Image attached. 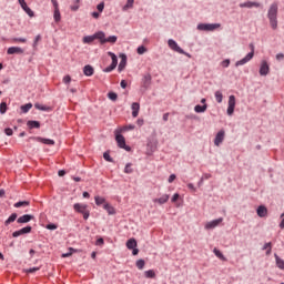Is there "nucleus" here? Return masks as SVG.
Listing matches in <instances>:
<instances>
[{
    "mask_svg": "<svg viewBox=\"0 0 284 284\" xmlns=\"http://www.w3.org/2000/svg\"><path fill=\"white\" fill-rule=\"evenodd\" d=\"M32 232V226H26L23 229H20L19 231H16L12 233L13 239H17L19 236H23V234H30Z\"/></svg>",
    "mask_w": 284,
    "mask_h": 284,
    "instance_id": "10",
    "label": "nucleus"
},
{
    "mask_svg": "<svg viewBox=\"0 0 284 284\" xmlns=\"http://www.w3.org/2000/svg\"><path fill=\"white\" fill-rule=\"evenodd\" d=\"M28 274H34V272H39V267H31L27 270Z\"/></svg>",
    "mask_w": 284,
    "mask_h": 284,
    "instance_id": "53",
    "label": "nucleus"
},
{
    "mask_svg": "<svg viewBox=\"0 0 284 284\" xmlns=\"http://www.w3.org/2000/svg\"><path fill=\"white\" fill-rule=\"evenodd\" d=\"M32 141H37L38 143H43L44 145H54V140L41 138V136H34L30 138Z\"/></svg>",
    "mask_w": 284,
    "mask_h": 284,
    "instance_id": "11",
    "label": "nucleus"
},
{
    "mask_svg": "<svg viewBox=\"0 0 284 284\" xmlns=\"http://www.w3.org/2000/svg\"><path fill=\"white\" fill-rule=\"evenodd\" d=\"M240 8H261V3L252 2V1L243 2V3H240Z\"/></svg>",
    "mask_w": 284,
    "mask_h": 284,
    "instance_id": "17",
    "label": "nucleus"
},
{
    "mask_svg": "<svg viewBox=\"0 0 284 284\" xmlns=\"http://www.w3.org/2000/svg\"><path fill=\"white\" fill-rule=\"evenodd\" d=\"M131 108H132V118L136 119V116H139V110H141V104H139V102H133Z\"/></svg>",
    "mask_w": 284,
    "mask_h": 284,
    "instance_id": "16",
    "label": "nucleus"
},
{
    "mask_svg": "<svg viewBox=\"0 0 284 284\" xmlns=\"http://www.w3.org/2000/svg\"><path fill=\"white\" fill-rule=\"evenodd\" d=\"M263 250H267L266 255L270 256L272 254V242L265 243Z\"/></svg>",
    "mask_w": 284,
    "mask_h": 284,
    "instance_id": "39",
    "label": "nucleus"
},
{
    "mask_svg": "<svg viewBox=\"0 0 284 284\" xmlns=\"http://www.w3.org/2000/svg\"><path fill=\"white\" fill-rule=\"evenodd\" d=\"M215 100L217 103H223V93L221 91L215 92Z\"/></svg>",
    "mask_w": 284,
    "mask_h": 284,
    "instance_id": "40",
    "label": "nucleus"
},
{
    "mask_svg": "<svg viewBox=\"0 0 284 284\" xmlns=\"http://www.w3.org/2000/svg\"><path fill=\"white\" fill-rule=\"evenodd\" d=\"M134 128H136L134 124H128L125 126L118 129V132H120V133L130 132V131L134 130Z\"/></svg>",
    "mask_w": 284,
    "mask_h": 284,
    "instance_id": "26",
    "label": "nucleus"
},
{
    "mask_svg": "<svg viewBox=\"0 0 284 284\" xmlns=\"http://www.w3.org/2000/svg\"><path fill=\"white\" fill-rule=\"evenodd\" d=\"M138 54H145L148 52V49L143 45L139 47L136 50Z\"/></svg>",
    "mask_w": 284,
    "mask_h": 284,
    "instance_id": "49",
    "label": "nucleus"
},
{
    "mask_svg": "<svg viewBox=\"0 0 284 284\" xmlns=\"http://www.w3.org/2000/svg\"><path fill=\"white\" fill-rule=\"evenodd\" d=\"M116 67H114L113 64H111L110 67L104 69V72H112V70H115Z\"/></svg>",
    "mask_w": 284,
    "mask_h": 284,
    "instance_id": "55",
    "label": "nucleus"
},
{
    "mask_svg": "<svg viewBox=\"0 0 284 284\" xmlns=\"http://www.w3.org/2000/svg\"><path fill=\"white\" fill-rule=\"evenodd\" d=\"M103 159H104L105 161H109V163H112V158L110 156V153L105 152V153L103 154Z\"/></svg>",
    "mask_w": 284,
    "mask_h": 284,
    "instance_id": "52",
    "label": "nucleus"
},
{
    "mask_svg": "<svg viewBox=\"0 0 284 284\" xmlns=\"http://www.w3.org/2000/svg\"><path fill=\"white\" fill-rule=\"evenodd\" d=\"M174 181H176V175L175 174H171L169 176V183H174Z\"/></svg>",
    "mask_w": 284,
    "mask_h": 284,
    "instance_id": "56",
    "label": "nucleus"
},
{
    "mask_svg": "<svg viewBox=\"0 0 284 284\" xmlns=\"http://www.w3.org/2000/svg\"><path fill=\"white\" fill-rule=\"evenodd\" d=\"M144 88H150V83H152V75L145 74L142 80Z\"/></svg>",
    "mask_w": 284,
    "mask_h": 284,
    "instance_id": "24",
    "label": "nucleus"
},
{
    "mask_svg": "<svg viewBox=\"0 0 284 284\" xmlns=\"http://www.w3.org/2000/svg\"><path fill=\"white\" fill-rule=\"evenodd\" d=\"M267 19L270 20L272 30H276L278 28V3L274 2L270 6Z\"/></svg>",
    "mask_w": 284,
    "mask_h": 284,
    "instance_id": "1",
    "label": "nucleus"
},
{
    "mask_svg": "<svg viewBox=\"0 0 284 284\" xmlns=\"http://www.w3.org/2000/svg\"><path fill=\"white\" fill-rule=\"evenodd\" d=\"M104 241L103 237L97 240L95 245H103Z\"/></svg>",
    "mask_w": 284,
    "mask_h": 284,
    "instance_id": "64",
    "label": "nucleus"
},
{
    "mask_svg": "<svg viewBox=\"0 0 284 284\" xmlns=\"http://www.w3.org/2000/svg\"><path fill=\"white\" fill-rule=\"evenodd\" d=\"M105 199L101 196H95V205H105Z\"/></svg>",
    "mask_w": 284,
    "mask_h": 284,
    "instance_id": "41",
    "label": "nucleus"
},
{
    "mask_svg": "<svg viewBox=\"0 0 284 284\" xmlns=\"http://www.w3.org/2000/svg\"><path fill=\"white\" fill-rule=\"evenodd\" d=\"M132 172H134V170H132V163H128L124 168V173L132 174Z\"/></svg>",
    "mask_w": 284,
    "mask_h": 284,
    "instance_id": "45",
    "label": "nucleus"
},
{
    "mask_svg": "<svg viewBox=\"0 0 284 284\" xmlns=\"http://www.w3.org/2000/svg\"><path fill=\"white\" fill-rule=\"evenodd\" d=\"M94 37H95V39H98L100 41V43H102V44L105 43V40H106L105 32H103V31L95 32Z\"/></svg>",
    "mask_w": 284,
    "mask_h": 284,
    "instance_id": "22",
    "label": "nucleus"
},
{
    "mask_svg": "<svg viewBox=\"0 0 284 284\" xmlns=\"http://www.w3.org/2000/svg\"><path fill=\"white\" fill-rule=\"evenodd\" d=\"M30 205V202L28 201H21L13 204V207H28Z\"/></svg>",
    "mask_w": 284,
    "mask_h": 284,
    "instance_id": "37",
    "label": "nucleus"
},
{
    "mask_svg": "<svg viewBox=\"0 0 284 284\" xmlns=\"http://www.w3.org/2000/svg\"><path fill=\"white\" fill-rule=\"evenodd\" d=\"M32 219H34V216H32L30 214H24L17 220V223H30V221H32Z\"/></svg>",
    "mask_w": 284,
    "mask_h": 284,
    "instance_id": "18",
    "label": "nucleus"
},
{
    "mask_svg": "<svg viewBox=\"0 0 284 284\" xmlns=\"http://www.w3.org/2000/svg\"><path fill=\"white\" fill-rule=\"evenodd\" d=\"M10 42L11 43H28V39H26V38H11Z\"/></svg>",
    "mask_w": 284,
    "mask_h": 284,
    "instance_id": "31",
    "label": "nucleus"
},
{
    "mask_svg": "<svg viewBox=\"0 0 284 284\" xmlns=\"http://www.w3.org/2000/svg\"><path fill=\"white\" fill-rule=\"evenodd\" d=\"M103 209L108 212V214H116V211H114V209L112 207V205H110L109 203L103 205Z\"/></svg>",
    "mask_w": 284,
    "mask_h": 284,
    "instance_id": "34",
    "label": "nucleus"
},
{
    "mask_svg": "<svg viewBox=\"0 0 284 284\" xmlns=\"http://www.w3.org/2000/svg\"><path fill=\"white\" fill-rule=\"evenodd\" d=\"M213 253L215 254V256H216L217 258H220V261H227V258H225V255H223V253H222L220 250L214 248V250H213Z\"/></svg>",
    "mask_w": 284,
    "mask_h": 284,
    "instance_id": "30",
    "label": "nucleus"
},
{
    "mask_svg": "<svg viewBox=\"0 0 284 284\" xmlns=\"http://www.w3.org/2000/svg\"><path fill=\"white\" fill-rule=\"evenodd\" d=\"M221 65L222 68H230V59L223 60Z\"/></svg>",
    "mask_w": 284,
    "mask_h": 284,
    "instance_id": "51",
    "label": "nucleus"
},
{
    "mask_svg": "<svg viewBox=\"0 0 284 284\" xmlns=\"http://www.w3.org/2000/svg\"><path fill=\"white\" fill-rule=\"evenodd\" d=\"M283 59H284V54L283 53H277L276 54V60L277 61H283Z\"/></svg>",
    "mask_w": 284,
    "mask_h": 284,
    "instance_id": "61",
    "label": "nucleus"
},
{
    "mask_svg": "<svg viewBox=\"0 0 284 284\" xmlns=\"http://www.w3.org/2000/svg\"><path fill=\"white\" fill-rule=\"evenodd\" d=\"M168 201H170V195L169 194H164L160 199H154L153 200V202L159 203V205H164V203H168Z\"/></svg>",
    "mask_w": 284,
    "mask_h": 284,
    "instance_id": "19",
    "label": "nucleus"
},
{
    "mask_svg": "<svg viewBox=\"0 0 284 284\" xmlns=\"http://www.w3.org/2000/svg\"><path fill=\"white\" fill-rule=\"evenodd\" d=\"M250 49H251V52L247 53L245 58H243L242 60H239L235 63L236 68H239V65H245V63H250V61H252V59H254V44L253 43L250 44Z\"/></svg>",
    "mask_w": 284,
    "mask_h": 284,
    "instance_id": "4",
    "label": "nucleus"
},
{
    "mask_svg": "<svg viewBox=\"0 0 284 284\" xmlns=\"http://www.w3.org/2000/svg\"><path fill=\"white\" fill-rule=\"evenodd\" d=\"M104 9H105V3H104V2H101V3H99V4L97 6V10H98L99 12H103Z\"/></svg>",
    "mask_w": 284,
    "mask_h": 284,
    "instance_id": "50",
    "label": "nucleus"
},
{
    "mask_svg": "<svg viewBox=\"0 0 284 284\" xmlns=\"http://www.w3.org/2000/svg\"><path fill=\"white\" fill-rule=\"evenodd\" d=\"M221 28V23H200L197 24V30L204 32H214V30H219Z\"/></svg>",
    "mask_w": 284,
    "mask_h": 284,
    "instance_id": "2",
    "label": "nucleus"
},
{
    "mask_svg": "<svg viewBox=\"0 0 284 284\" xmlns=\"http://www.w3.org/2000/svg\"><path fill=\"white\" fill-rule=\"evenodd\" d=\"M108 54L112 59L111 65L116 68V65H119V59L116 58V54H114L112 51H109Z\"/></svg>",
    "mask_w": 284,
    "mask_h": 284,
    "instance_id": "27",
    "label": "nucleus"
},
{
    "mask_svg": "<svg viewBox=\"0 0 284 284\" xmlns=\"http://www.w3.org/2000/svg\"><path fill=\"white\" fill-rule=\"evenodd\" d=\"M118 39L119 38L116 36H111V37L106 38L105 43L114 44L118 41Z\"/></svg>",
    "mask_w": 284,
    "mask_h": 284,
    "instance_id": "44",
    "label": "nucleus"
},
{
    "mask_svg": "<svg viewBox=\"0 0 284 284\" xmlns=\"http://www.w3.org/2000/svg\"><path fill=\"white\" fill-rule=\"evenodd\" d=\"M17 221V213H13L9 216V219L4 222V225H10V223H14Z\"/></svg>",
    "mask_w": 284,
    "mask_h": 284,
    "instance_id": "38",
    "label": "nucleus"
},
{
    "mask_svg": "<svg viewBox=\"0 0 284 284\" xmlns=\"http://www.w3.org/2000/svg\"><path fill=\"white\" fill-rule=\"evenodd\" d=\"M47 230H57V224H48Z\"/></svg>",
    "mask_w": 284,
    "mask_h": 284,
    "instance_id": "62",
    "label": "nucleus"
},
{
    "mask_svg": "<svg viewBox=\"0 0 284 284\" xmlns=\"http://www.w3.org/2000/svg\"><path fill=\"white\" fill-rule=\"evenodd\" d=\"M41 41V36H37L33 42V48H37V44Z\"/></svg>",
    "mask_w": 284,
    "mask_h": 284,
    "instance_id": "58",
    "label": "nucleus"
},
{
    "mask_svg": "<svg viewBox=\"0 0 284 284\" xmlns=\"http://www.w3.org/2000/svg\"><path fill=\"white\" fill-rule=\"evenodd\" d=\"M260 74L261 77H267L270 74V64L267 60H262L260 65Z\"/></svg>",
    "mask_w": 284,
    "mask_h": 284,
    "instance_id": "7",
    "label": "nucleus"
},
{
    "mask_svg": "<svg viewBox=\"0 0 284 284\" xmlns=\"http://www.w3.org/2000/svg\"><path fill=\"white\" fill-rule=\"evenodd\" d=\"M134 8V0H126V4L122 8L123 12H126V10H130Z\"/></svg>",
    "mask_w": 284,
    "mask_h": 284,
    "instance_id": "29",
    "label": "nucleus"
},
{
    "mask_svg": "<svg viewBox=\"0 0 284 284\" xmlns=\"http://www.w3.org/2000/svg\"><path fill=\"white\" fill-rule=\"evenodd\" d=\"M120 59L121 61L119 63L118 70L119 72H123V70H125V65H128V55L121 53Z\"/></svg>",
    "mask_w": 284,
    "mask_h": 284,
    "instance_id": "12",
    "label": "nucleus"
},
{
    "mask_svg": "<svg viewBox=\"0 0 284 284\" xmlns=\"http://www.w3.org/2000/svg\"><path fill=\"white\" fill-rule=\"evenodd\" d=\"M108 97L111 101H116V99H119V95L115 92H109Z\"/></svg>",
    "mask_w": 284,
    "mask_h": 284,
    "instance_id": "48",
    "label": "nucleus"
},
{
    "mask_svg": "<svg viewBox=\"0 0 284 284\" xmlns=\"http://www.w3.org/2000/svg\"><path fill=\"white\" fill-rule=\"evenodd\" d=\"M70 81H72V78L70 75H65L63 78V83H70Z\"/></svg>",
    "mask_w": 284,
    "mask_h": 284,
    "instance_id": "59",
    "label": "nucleus"
},
{
    "mask_svg": "<svg viewBox=\"0 0 284 284\" xmlns=\"http://www.w3.org/2000/svg\"><path fill=\"white\" fill-rule=\"evenodd\" d=\"M235 108H236V97L230 95L229 97V106H227L229 116H232V114H234Z\"/></svg>",
    "mask_w": 284,
    "mask_h": 284,
    "instance_id": "5",
    "label": "nucleus"
},
{
    "mask_svg": "<svg viewBox=\"0 0 284 284\" xmlns=\"http://www.w3.org/2000/svg\"><path fill=\"white\" fill-rule=\"evenodd\" d=\"M30 110H32V103H27L21 106V111L23 112V114H28V112H30Z\"/></svg>",
    "mask_w": 284,
    "mask_h": 284,
    "instance_id": "36",
    "label": "nucleus"
},
{
    "mask_svg": "<svg viewBox=\"0 0 284 284\" xmlns=\"http://www.w3.org/2000/svg\"><path fill=\"white\" fill-rule=\"evenodd\" d=\"M223 141H225V130H220L215 135L214 145L219 148Z\"/></svg>",
    "mask_w": 284,
    "mask_h": 284,
    "instance_id": "8",
    "label": "nucleus"
},
{
    "mask_svg": "<svg viewBox=\"0 0 284 284\" xmlns=\"http://www.w3.org/2000/svg\"><path fill=\"white\" fill-rule=\"evenodd\" d=\"M223 223V217H219L217 220H213L211 222H206L205 230H214V227H219Z\"/></svg>",
    "mask_w": 284,
    "mask_h": 284,
    "instance_id": "9",
    "label": "nucleus"
},
{
    "mask_svg": "<svg viewBox=\"0 0 284 284\" xmlns=\"http://www.w3.org/2000/svg\"><path fill=\"white\" fill-rule=\"evenodd\" d=\"M27 125H29V128L32 129H39L41 128V123H39V121H28Z\"/></svg>",
    "mask_w": 284,
    "mask_h": 284,
    "instance_id": "33",
    "label": "nucleus"
},
{
    "mask_svg": "<svg viewBox=\"0 0 284 284\" xmlns=\"http://www.w3.org/2000/svg\"><path fill=\"white\" fill-rule=\"evenodd\" d=\"M79 3H81V0H74V4L70 7L72 12H77V10H79Z\"/></svg>",
    "mask_w": 284,
    "mask_h": 284,
    "instance_id": "46",
    "label": "nucleus"
},
{
    "mask_svg": "<svg viewBox=\"0 0 284 284\" xmlns=\"http://www.w3.org/2000/svg\"><path fill=\"white\" fill-rule=\"evenodd\" d=\"M144 276L145 278H156V273L154 270H149L144 272Z\"/></svg>",
    "mask_w": 284,
    "mask_h": 284,
    "instance_id": "32",
    "label": "nucleus"
},
{
    "mask_svg": "<svg viewBox=\"0 0 284 284\" xmlns=\"http://www.w3.org/2000/svg\"><path fill=\"white\" fill-rule=\"evenodd\" d=\"M138 243L135 239H130L126 242V247L128 250H134V247H136Z\"/></svg>",
    "mask_w": 284,
    "mask_h": 284,
    "instance_id": "28",
    "label": "nucleus"
},
{
    "mask_svg": "<svg viewBox=\"0 0 284 284\" xmlns=\"http://www.w3.org/2000/svg\"><path fill=\"white\" fill-rule=\"evenodd\" d=\"M6 112H8V104L6 102H1L0 114H6Z\"/></svg>",
    "mask_w": 284,
    "mask_h": 284,
    "instance_id": "42",
    "label": "nucleus"
},
{
    "mask_svg": "<svg viewBox=\"0 0 284 284\" xmlns=\"http://www.w3.org/2000/svg\"><path fill=\"white\" fill-rule=\"evenodd\" d=\"M179 199H180L179 193H175V194L172 196L171 201H172V203H176V201H179Z\"/></svg>",
    "mask_w": 284,
    "mask_h": 284,
    "instance_id": "54",
    "label": "nucleus"
},
{
    "mask_svg": "<svg viewBox=\"0 0 284 284\" xmlns=\"http://www.w3.org/2000/svg\"><path fill=\"white\" fill-rule=\"evenodd\" d=\"M83 72L85 77H92V74H94V68H92L90 64H87L83 69Z\"/></svg>",
    "mask_w": 284,
    "mask_h": 284,
    "instance_id": "23",
    "label": "nucleus"
},
{
    "mask_svg": "<svg viewBox=\"0 0 284 284\" xmlns=\"http://www.w3.org/2000/svg\"><path fill=\"white\" fill-rule=\"evenodd\" d=\"M257 216H260V219H265V216H267V207H265L264 205L258 206Z\"/></svg>",
    "mask_w": 284,
    "mask_h": 284,
    "instance_id": "20",
    "label": "nucleus"
},
{
    "mask_svg": "<svg viewBox=\"0 0 284 284\" xmlns=\"http://www.w3.org/2000/svg\"><path fill=\"white\" fill-rule=\"evenodd\" d=\"M19 4L21 6L22 10L27 12L30 17H34V11L28 7V3H26V0H18Z\"/></svg>",
    "mask_w": 284,
    "mask_h": 284,
    "instance_id": "13",
    "label": "nucleus"
},
{
    "mask_svg": "<svg viewBox=\"0 0 284 284\" xmlns=\"http://www.w3.org/2000/svg\"><path fill=\"white\" fill-rule=\"evenodd\" d=\"M84 221H88L90 219V211L87 210V212L82 213Z\"/></svg>",
    "mask_w": 284,
    "mask_h": 284,
    "instance_id": "57",
    "label": "nucleus"
},
{
    "mask_svg": "<svg viewBox=\"0 0 284 284\" xmlns=\"http://www.w3.org/2000/svg\"><path fill=\"white\" fill-rule=\"evenodd\" d=\"M26 52L21 47H10L7 50V54H23Z\"/></svg>",
    "mask_w": 284,
    "mask_h": 284,
    "instance_id": "14",
    "label": "nucleus"
},
{
    "mask_svg": "<svg viewBox=\"0 0 284 284\" xmlns=\"http://www.w3.org/2000/svg\"><path fill=\"white\" fill-rule=\"evenodd\" d=\"M73 210L75 212H79V214H83L84 212L88 211V206L85 204H81V203H75L73 205Z\"/></svg>",
    "mask_w": 284,
    "mask_h": 284,
    "instance_id": "15",
    "label": "nucleus"
},
{
    "mask_svg": "<svg viewBox=\"0 0 284 284\" xmlns=\"http://www.w3.org/2000/svg\"><path fill=\"white\" fill-rule=\"evenodd\" d=\"M53 7H54L53 19L55 23H59V21H61V11H59V4H53Z\"/></svg>",
    "mask_w": 284,
    "mask_h": 284,
    "instance_id": "21",
    "label": "nucleus"
},
{
    "mask_svg": "<svg viewBox=\"0 0 284 284\" xmlns=\"http://www.w3.org/2000/svg\"><path fill=\"white\" fill-rule=\"evenodd\" d=\"M95 40H97V38H95L94 34H93V36H85V37L82 39L83 43H92V42L95 41Z\"/></svg>",
    "mask_w": 284,
    "mask_h": 284,
    "instance_id": "35",
    "label": "nucleus"
},
{
    "mask_svg": "<svg viewBox=\"0 0 284 284\" xmlns=\"http://www.w3.org/2000/svg\"><path fill=\"white\" fill-rule=\"evenodd\" d=\"M206 110H207V104H204V105L197 104L194 106V112H196L197 114L206 112Z\"/></svg>",
    "mask_w": 284,
    "mask_h": 284,
    "instance_id": "25",
    "label": "nucleus"
},
{
    "mask_svg": "<svg viewBox=\"0 0 284 284\" xmlns=\"http://www.w3.org/2000/svg\"><path fill=\"white\" fill-rule=\"evenodd\" d=\"M7 136H12V129L8 128L4 130Z\"/></svg>",
    "mask_w": 284,
    "mask_h": 284,
    "instance_id": "63",
    "label": "nucleus"
},
{
    "mask_svg": "<svg viewBox=\"0 0 284 284\" xmlns=\"http://www.w3.org/2000/svg\"><path fill=\"white\" fill-rule=\"evenodd\" d=\"M275 258L277 267H280V270H284V261L281 260L277 255H275Z\"/></svg>",
    "mask_w": 284,
    "mask_h": 284,
    "instance_id": "43",
    "label": "nucleus"
},
{
    "mask_svg": "<svg viewBox=\"0 0 284 284\" xmlns=\"http://www.w3.org/2000/svg\"><path fill=\"white\" fill-rule=\"evenodd\" d=\"M136 267H138V270H143V267H145V261L144 260H138L136 261Z\"/></svg>",
    "mask_w": 284,
    "mask_h": 284,
    "instance_id": "47",
    "label": "nucleus"
},
{
    "mask_svg": "<svg viewBox=\"0 0 284 284\" xmlns=\"http://www.w3.org/2000/svg\"><path fill=\"white\" fill-rule=\"evenodd\" d=\"M168 45L174 52H178L179 54H185V51L181 49V47H179V43H176V41H174L173 39H170L168 41Z\"/></svg>",
    "mask_w": 284,
    "mask_h": 284,
    "instance_id": "6",
    "label": "nucleus"
},
{
    "mask_svg": "<svg viewBox=\"0 0 284 284\" xmlns=\"http://www.w3.org/2000/svg\"><path fill=\"white\" fill-rule=\"evenodd\" d=\"M115 141L122 150H125L126 152L132 150V148L125 144V136L121 135V132L118 130H115Z\"/></svg>",
    "mask_w": 284,
    "mask_h": 284,
    "instance_id": "3",
    "label": "nucleus"
},
{
    "mask_svg": "<svg viewBox=\"0 0 284 284\" xmlns=\"http://www.w3.org/2000/svg\"><path fill=\"white\" fill-rule=\"evenodd\" d=\"M281 219H282V221L280 223V227H281V230H284V213L281 215Z\"/></svg>",
    "mask_w": 284,
    "mask_h": 284,
    "instance_id": "60",
    "label": "nucleus"
}]
</instances>
